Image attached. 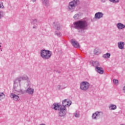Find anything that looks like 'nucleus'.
<instances>
[{
  "mask_svg": "<svg viewBox=\"0 0 125 125\" xmlns=\"http://www.w3.org/2000/svg\"><path fill=\"white\" fill-rule=\"evenodd\" d=\"M101 52H100V49L98 48H96L94 50V54H95L96 55H99L100 54Z\"/></svg>",
  "mask_w": 125,
  "mask_h": 125,
  "instance_id": "obj_17",
  "label": "nucleus"
},
{
  "mask_svg": "<svg viewBox=\"0 0 125 125\" xmlns=\"http://www.w3.org/2000/svg\"><path fill=\"white\" fill-rule=\"evenodd\" d=\"M55 28L56 29V30H58V31H59L61 29L60 24H57V25H56Z\"/></svg>",
  "mask_w": 125,
  "mask_h": 125,
  "instance_id": "obj_25",
  "label": "nucleus"
},
{
  "mask_svg": "<svg viewBox=\"0 0 125 125\" xmlns=\"http://www.w3.org/2000/svg\"><path fill=\"white\" fill-rule=\"evenodd\" d=\"M100 114H101V112L96 111V112H95V115L96 116V117L97 118V120L100 118Z\"/></svg>",
  "mask_w": 125,
  "mask_h": 125,
  "instance_id": "obj_22",
  "label": "nucleus"
},
{
  "mask_svg": "<svg viewBox=\"0 0 125 125\" xmlns=\"http://www.w3.org/2000/svg\"><path fill=\"white\" fill-rule=\"evenodd\" d=\"M55 35L58 37H61V36H62V34L61 32L57 31H56Z\"/></svg>",
  "mask_w": 125,
  "mask_h": 125,
  "instance_id": "obj_24",
  "label": "nucleus"
},
{
  "mask_svg": "<svg viewBox=\"0 0 125 125\" xmlns=\"http://www.w3.org/2000/svg\"><path fill=\"white\" fill-rule=\"evenodd\" d=\"M10 97L13 99V100H14V101H19V100H20L19 96L15 95V94L13 93L10 94Z\"/></svg>",
  "mask_w": 125,
  "mask_h": 125,
  "instance_id": "obj_8",
  "label": "nucleus"
},
{
  "mask_svg": "<svg viewBox=\"0 0 125 125\" xmlns=\"http://www.w3.org/2000/svg\"><path fill=\"white\" fill-rule=\"evenodd\" d=\"M0 47H1V43H0Z\"/></svg>",
  "mask_w": 125,
  "mask_h": 125,
  "instance_id": "obj_36",
  "label": "nucleus"
},
{
  "mask_svg": "<svg viewBox=\"0 0 125 125\" xmlns=\"http://www.w3.org/2000/svg\"><path fill=\"white\" fill-rule=\"evenodd\" d=\"M118 46L120 49H124L125 46V42H120L118 43Z\"/></svg>",
  "mask_w": 125,
  "mask_h": 125,
  "instance_id": "obj_16",
  "label": "nucleus"
},
{
  "mask_svg": "<svg viewBox=\"0 0 125 125\" xmlns=\"http://www.w3.org/2000/svg\"><path fill=\"white\" fill-rule=\"evenodd\" d=\"M74 116L75 117V118H80V111H76L74 113Z\"/></svg>",
  "mask_w": 125,
  "mask_h": 125,
  "instance_id": "obj_21",
  "label": "nucleus"
},
{
  "mask_svg": "<svg viewBox=\"0 0 125 125\" xmlns=\"http://www.w3.org/2000/svg\"><path fill=\"white\" fill-rule=\"evenodd\" d=\"M108 108L109 110L113 111L114 110L117 109V105L114 104H110V105L108 106Z\"/></svg>",
  "mask_w": 125,
  "mask_h": 125,
  "instance_id": "obj_15",
  "label": "nucleus"
},
{
  "mask_svg": "<svg viewBox=\"0 0 125 125\" xmlns=\"http://www.w3.org/2000/svg\"><path fill=\"white\" fill-rule=\"evenodd\" d=\"M90 63V64H91L92 66H93V67H95L96 68L100 66V63H99V62L97 61H91Z\"/></svg>",
  "mask_w": 125,
  "mask_h": 125,
  "instance_id": "obj_12",
  "label": "nucleus"
},
{
  "mask_svg": "<svg viewBox=\"0 0 125 125\" xmlns=\"http://www.w3.org/2000/svg\"><path fill=\"white\" fill-rule=\"evenodd\" d=\"M37 22H38V21L37 20V19H35V20H33L34 24H37Z\"/></svg>",
  "mask_w": 125,
  "mask_h": 125,
  "instance_id": "obj_32",
  "label": "nucleus"
},
{
  "mask_svg": "<svg viewBox=\"0 0 125 125\" xmlns=\"http://www.w3.org/2000/svg\"><path fill=\"white\" fill-rule=\"evenodd\" d=\"M110 56H111V54H110V53H106L103 55V58H104V59H108L110 58Z\"/></svg>",
  "mask_w": 125,
  "mask_h": 125,
  "instance_id": "obj_18",
  "label": "nucleus"
},
{
  "mask_svg": "<svg viewBox=\"0 0 125 125\" xmlns=\"http://www.w3.org/2000/svg\"><path fill=\"white\" fill-rule=\"evenodd\" d=\"M3 14V12L0 11V19H1V17L2 16Z\"/></svg>",
  "mask_w": 125,
  "mask_h": 125,
  "instance_id": "obj_31",
  "label": "nucleus"
},
{
  "mask_svg": "<svg viewBox=\"0 0 125 125\" xmlns=\"http://www.w3.org/2000/svg\"><path fill=\"white\" fill-rule=\"evenodd\" d=\"M110 2H112V3H118L120 2V0H109Z\"/></svg>",
  "mask_w": 125,
  "mask_h": 125,
  "instance_id": "obj_23",
  "label": "nucleus"
},
{
  "mask_svg": "<svg viewBox=\"0 0 125 125\" xmlns=\"http://www.w3.org/2000/svg\"><path fill=\"white\" fill-rule=\"evenodd\" d=\"M52 55V52L49 50L43 49L41 51V56L44 60L49 59Z\"/></svg>",
  "mask_w": 125,
  "mask_h": 125,
  "instance_id": "obj_5",
  "label": "nucleus"
},
{
  "mask_svg": "<svg viewBox=\"0 0 125 125\" xmlns=\"http://www.w3.org/2000/svg\"><path fill=\"white\" fill-rule=\"evenodd\" d=\"M65 87H63V86L61 85H57L56 86V89L57 90H62L63 89H64Z\"/></svg>",
  "mask_w": 125,
  "mask_h": 125,
  "instance_id": "obj_20",
  "label": "nucleus"
},
{
  "mask_svg": "<svg viewBox=\"0 0 125 125\" xmlns=\"http://www.w3.org/2000/svg\"><path fill=\"white\" fill-rule=\"evenodd\" d=\"M89 83L87 82H82L80 83V89L83 91H86L89 88Z\"/></svg>",
  "mask_w": 125,
  "mask_h": 125,
  "instance_id": "obj_6",
  "label": "nucleus"
},
{
  "mask_svg": "<svg viewBox=\"0 0 125 125\" xmlns=\"http://www.w3.org/2000/svg\"><path fill=\"white\" fill-rule=\"evenodd\" d=\"M74 27L75 29H77V30H79L81 32H83V31L88 29V23L86 21L80 20L74 23Z\"/></svg>",
  "mask_w": 125,
  "mask_h": 125,
  "instance_id": "obj_2",
  "label": "nucleus"
},
{
  "mask_svg": "<svg viewBox=\"0 0 125 125\" xmlns=\"http://www.w3.org/2000/svg\"><path fill=\"white\" fill-rule=\"evenodd\" d=\"M113 83H114V84L117 85L119 83V81L117 79H114Z\"/></svg>",
  "mask_w": 125,
  "mask_h": 125,
  "instance_id": "obj_26",
  "label": "nucleus"
},
{
  "mask_svg": "<svg viewBox=\"0 0 125 125\" xmlns=\"http://www.w3.org/2000/svg\"><path fill=\"white\" fill-rule=\"evenodd\" d=\"M95 70L99 74H102L104 73V70H103V68L102 67H97L95 68Z\"/></svg>",
  "mask_w": 125,
  "mask_h": 125,
  "instance_id": "obj_14",
  "label": "nucleus"
},
{
  "mask_svg": "<svg viewBox=\"0 0 125 125\" xmlns=\"http://www.w3.org/2000/svg\"><path fill=\"white\" fill-rule=\"evenodd\" d=\"M107 0H101V1L102 2H103V3H104V2H106Z\"/></svg>",
  "mask_w": 125,
  "mask_h": 125,
  "instance_id": "obj_33",
  "label": "nucleus"
},
{
  "mask_svg": "<svg viewBox=\"0 0 125 125\" xmlns=\"http://www.w3.org/2000/svg\"><path fill=\"white\" fill-rule=\"evenodd\" d=\"M33 29H37V26H34L33 27Z\"/></svg>",
  "mask_w": 125,
  "mask_h": 125,
  "instance_id": "obj_35",
  "label": "nucleus"
},
{
  "mask_svg": "<svg viewBox=\"0 0 125 125\" xmlns=\"http://www.w3.org/2000/svg\"><path fill=\"white\" fill-rule=\"evenodd\" d=\"M73 18H74L75 20L79 19V14H75Z\"/></svg>",
  "mask_w": 125,
  "mask_h": 125,
  "instance_id": "obj_28",
  "label": "nucleus"
},
{
  "mask_svg": "<svg viewBox=\"0 0 125 125\" xmlns=\"http://www.w3.org/2000/svg\"><path fill=\"white\" fill-rule=\"evenodd\" d=\"M71 42L72 45L74 46V47H76V48H80V44L79 43V42L76 41V40L72 39L71 40Z\"/></svg>",
  "mask_w": 125,
  "mask_h": 125,
  "instance_id": "obj_10",
  "label": "nucleus"
},
{
  "mask_svg": "<svg viewBox=\"0 0 125 125\" xmlns=\"http://www.w3.org/2000/svg\"><path fill=\"white\" fill-rule=\"evenodd\" d=\"M103 15L104 14L102 12H97L95 14V19H101V18H102L103 17Z\"/></svg>",
  "mask_w": 125,
  "mask_h": 125,
  "instance_id": "obj_11",
  "label": "nucleus"
},
{
  "mask_svg": "<svg viewBox=\"0 0 125 125\" xmlns=\"http://www.w3.org/2000/svg\"><path fill=\"white\" fill-rule=\"evenodd\" d=\"M62 104H60L59 103H54L51 106V108L53 110L56 111H59V115L60 117H64L67 114V109H66V106H70L72 104V102H69L67 101V99H65L62 102Z\"/></svg>",
  "mask_w": 125,
  "mask_h": 125,
  "instance_id": "obj_1",
  "label": "nucleus"
},
{
  "mask_svg": "<svg viewBox=\"0 0 125 125\" xmlns=\"http://www.w3.org/2000/svg\"><path fill=\"white\" fill-rule=\"evenodd\" d=\"M80 4V0H73L69 2L68 5L66 7L67 10L69 12H74L75 9L78 5Z\"/></svg>",
  "mask_w": 125,
  "mask_h": 125,
  "instance_id": "obj_4",
  "label": "nucleus"
},
{
  "mask_svg": "<svg viewBox=\"0 0 125 125\" xmlns=\"http://www.w3.org/2000/svg\"><path fill=\"white\" fill-rule=\"evenodd\" d=\"M25 92L28 93L29 95H33L34 94V92H35V89L29 86L27 87V90L25 91Z\"/></svg>",
  "mask_w": 125,
  "mask_h": 125,
  "instance_id": "obj_9",
  "label": "nucleus"
},
{
  "mask_svg": "<svg viewBox=\"0 0 125 125\" xmlns=\"http://www.w3.org/2000/svg\"><path fill=\"white\" fill-rule=\"evenodd\" d=\"M43 4L45 6H48L49 5V1L48 0H42Z\"/></svg>",
  "mask_w": 125,
  "mask_h": 125,
  "instance_id": "obj_19",
  "label": "nucleus"
},
{
  "mask_svg": "<svg viewBox=\"0 0 125 125\" xmlns=\"http://www.w3.org/2000/svg\"><path fill=\"white\" fill-rule=\"evenodd\" d=\"M13 91H15V93H17L19 95L25 93V90L21 89V83L19 82H17L16 79L14 82Z\"/></svg>",
  "mask_w": 125,
  "mask_h": 125,
  "instance_id": "obj_3",
  "label": "nucleus"
},
{
  "mask_svg": "<svg viewBox=\"0 0 125 125\" xmlns=\"http://www.w3.org/2000/svg\"><path fill=\"white\" fill-rule=\"evenodd\" d=\"M3 3L2 2H0V8H3Z\"/></svg>",
  "mask_w": 125,
  "mask_h": 125,
  "instance_id": "obj_29",
  "label": "nucleus"
},
{
  "mask_svg": "<svg viewBox=\"0 0 125 125\" xmlns=\"http://www.w3.org/2000/svg\"><path fill=\"white\" fill-rule=\"evenodd\" d=\"M92 120H97V118H96L95 113L92 114Z\"/></svg>",
  "mask_w": 125,
  "mask_h": 125,
  "instance_id": "obj_27",
  "label": "nucleus"
},
{
  "mask_svg": "<svg viewBox=\"0 0 125 125\" xmlns=\"http://www.w3.org/2000/svg\"><path fill=\"white\" fill-rule=\"evenodd\" d=\"M116 27L119 30H123V29H124V28H125V24L120 22L116 24Z\"/></svg>",
  "mask_w": 125,
  "mask_h": 125,
  "instance_id": "obj_13",
  "label": "nucleus"
},
{
  "mask_svg": "<svg viewBox=\"0 0 125 125\" xmlns=\"http://www.w3.org/2000/svg\"><path fill=\"white\" fill-rule=\"evenodd\" d=\"M16 80H17V82H19L20 83H21V82H22V81H27L28 83L30 82V79H29V77L27 76V75H24L22 77H18Z\"/></svg>",
  "mask_w": 125,
  "mask_h": 125,
  "instance_id": "obj_7",
  "label": "nucleus"
},
{
  "mask_svg": "<svg viewBox=\"0 0 125 125\" xmlns=\"http://www.w3.org/2000/svg\"><path fill=\"white\" fill-rule=\"evenodd\" d=\"M2 96H4V97H5V95L3 92L0 93V97H2Z\"/></svg>",
  "mask_w": 125,
  "mask_h": 125,
  "instance_id": "obj_30",
  "label": "nucleus"
},
{
  "mask_svg": "<svg viewBox=\"0 0 125 125\" xmlns=\"http://www.w3.org/2000/svg\"><path fill=\"white\" fill-rule=\"evenodd\" d=\"M32 2H36L37 1V0H31Z\"/></svg>",
  "mask_w": 125,
  "mask_h": 125,
  "instance_id": "obj_34",
  "label": "nucleus"
}]
</instances>
